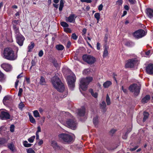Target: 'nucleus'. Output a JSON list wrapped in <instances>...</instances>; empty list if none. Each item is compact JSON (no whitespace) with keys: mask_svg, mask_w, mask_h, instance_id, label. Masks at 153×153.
Segmentation results:
<instances>
[{"mask_svg":"<svg viewBox=\"0 0 153 153\" xmlns=\"http://www.w3.org/2000/svg\"><path fill=\"white\" fill-rule=\"evenodd\" d=\"M9 99V98L8 96H5L3 100V102L4 104L5 102H6V100H8Z\"/></svg>","mask_w":153,"mask_h":153,"instance_id":"obj_45","label":"nucleus"},{"mask_svg":"<svg viewBox=\"0 0 153 153\" xmlns=\"http://www.w3.org/2000/svg\"><path fill=\"white\" fill-rule=\"evenodd\" d=\"M23 92V90L22 89V88H19V91L18 93V96L19 97H21L22 92Z\"/></svg>","mask_w":153,"mask_h":153,"instance_id":"obj_39","label":"nucleus"},{"mask_svg":"<svg viewBox=\"0 0 153 153\" xmlns=\"http://www.w3.org/2000/svg\"><path fill=\"white\" fill-rule=\"evenodd\" d=\"M140 85L134 84L130 86L129 90L130 91L134 92L135 95L137 96L140 92Z\"/></svg>","mask_w":153,"mask_h":153,"instance_id":"obj_6","label":"nucleus"},{"mask_svg":"<svg viewBox=\"0 0 153 153\" xmlns=\"http://www.w3.org/2000/svg\"><path fill=\"white\" fill-rule=\"evenodd\" d=\"M124 8L126 10H129L128 6L126 5L124 6Z\"/></svg>","mask_w":153,"mask_h":153,"instance_id":"obj_64","label":"nucleus"},{"mask_svg":"<svg viewBox=\"0 0 153 153\" xmlns=\"http://www.w3.org/2000/svg\"><path fill=\"white\" fill-rule=\"evenodd\" d=\"M71 42L69 41H68L67 44V47L68 48H69L70 47V46H71Z\"/></svg>","mask_w":153,"mask_h":153,"instance_id":"obj_57","label":"nucleus"},{"mask_svg":"<svg viewBox=\"0 0 153 153\" xmlns=\"http://www.w3.org/2000/svg\"><path fill=\"white\" fill-rule=\"evenodd\" d=\"M59 137L63 142L68 143H71L73 140L72 137L67 134H61L59 135Z\"/></svg>","mask_w":153,"mask_h":153,"instance_id":"obj_4","label":"nucleus"},{"mask_svg":"<svg viewBox=\"0 0 153 153\" xmlns=\"http://www.w3.org/2000/svg\"><path fill=\"white\" fill-rule=\"evenodd\" d=\"M30 121L32 123H36V121L34 118L31 114H29Z\"/></svg>","mask_w":153,"mask_h":153,"instance_id":"obj_29","label":"nucleus"},{"mask_svg":"<svg viewBox=\"0 0 153 153\" xmlns=\"http://www.w3.org/2000/svg\"><path fill=\"white\" fill-rule=\"evenodd\" d=\"M130 3L132 4H134L135 3V0H128Z\"/></svg>","mask_w":153,"mask_h":153,"instance_id":"obj_58","label":"nucleus"},{"mask_svg":"<svg viewBox=\"0 0 153 153\" xmlns=\"http://www.w3.org/2000/svg\"><path fill=\"white\" fill-rule=\"evenodd\" d=\"M56 48L58 50L62 51L64 48V47L62 45H58L56 46Z\"/></svg>","mask_w":153,"mask_h":153,"instance_id":"obj_28","label":"nucleus"},{"mask_svg":"<svg viewBox=\"0 0 153 153\" xmlns=\"http://www.w3.org/2000/svg\"><path fill=\"white\" fill-rule=\"evenodd\" d=\"M83 61L89 64H93L96 61L95 58L91 55L85 54L83 56Z\"/></svg>","mask_w":153,"mask_h":153,"instance_id":"obj_7","label":"nucleus"},{"mask_svg":"<svg viewBox=\"0 0 153 153\" xmlns=\"http://www.w3.org/2000/svg\"><path fill=\"white\" fill-rule=\"evenodd\" d=\"M43 141L42 140H39V141L38 142V143L39 145L40 146L41 145H42V144H43Z\"/></svg>","mask_w":153,"mask_h":153,"instance_id":"obj_59","label":"nucleus"},{"mask_svg":"<svg viewBox=\"0 0 153 153\" xmlns=\"http://www.w3.org/2000/svg\"><path fill=\"white\" fill-rule=\"evenodd\" d=\"M24 145L26 147H28L31 146L32 144L28 143L27 141H25L24 142Z\"/></svg>","mask_w":153,"mask_h":153,"instance_id":"obj_35","label":"nucleus"},{"mask_svg":"<svg viewBox=\"0 0 153 153\" xmlns=\"http://www.w3.org/2000/svg\"><path fill=\"white\" fill-rule=\"evenodd\" d=\"M35 136H33L28 138V140L30 143H33L35 138Z\"/></svg>","mask_w":153,"mask_h":153,"instance_id":"obj_36","label":"nucleus"},{"mask_svg":"<svg viewBox=\"0 0 153 153\" xmlns=\"http://www.w3.org/2000/svg\"><path fill=\"white\" fill-rule=\"evenodd\" d=\"M117 130L114 129H111L110 131V134L111 135H113V134Z\"/></svg>","mask_w":153,"mask_h":153,"instance_id":"obj_44","label":"nucleus"},{"mask_svg":"<svg viewBox=\"0 0 153 153\" xmlns=\"http://www.w3.org/2000/svg\"><path fill=\"white\" fill-rule=\"evenodd\" d=\"M100 44L99 43V42L97 43V49L98 50H99L100 49Z\"/></svg>","mask_w":153,"mask_h":153,"instance_id":"obj_60","label":"nucleus"},{"mask_svg":"<svg viewBox=\"0 0 153 153\" xmlns=\"http://www.w3.org/2000/svg\"><path fill=\"white\" fill-rule=\"evenodd\" d=\"M51 146L55 150H62L63 147L58 145L57 142L54 140H52L51 142Z\"/></svg>","mask_w":153,"mask_h":153,"instance_id":"obj_12","label":"nucleus"},{"mask_svg":"<svg viewBox=\"0 0 153 153\" xmlns=\"http://www.w3.org/2000/svg\"><path fill=\"white\" fill-rule=\"evenodd\" d=\"M37 128V130L36 131V133H37V134H38L39 132H40L41 131V127L40 126H38Z\"/></svg>","mask_w":153,"mask_h":153,"instance_id":"obj_51","label":"nucleus"},{"mask_svg":"<svg viewBox=\"0 0 153 153\" xmlns=\"http://www.w3.org/2000/svg\"><path fill=\"white\" fill-rule=\"evenodd\" d=\"M127 132L126 133V134H125L124 135H123V138L124 139H126L127 138Z\"/></svg>","mask_w":153,"mask_h":153,"instance_id":"obj_61","label":"nucleus"},{"mask_svg":"<svg viewBox=\"0 0 153 153\" xmlns=\"http://www.w3.org/2000/svg\"><path fill=\"white\" fill-rule=\"evenodd\" d=\"M69 87L72 90L74 87V82L76 81L75 76H69L67 77Z\"/></svg>","mask_w":153,"mask_h":153,"instance_id":"obj_9","label":"nucleus"},{"mask_svg":"<svg viewBox=\"0 0 153 153\" xmlns=\"http://www.w3.org/2000/svg\"><path fill=\"white\" fill-rule=\"evenodd\" d=\"M24 107V105L23 103H20L19 105V108H22Z\"/></svg>","mask_w":153,"mask_h":153,"instance_id":"obj_56","label":"nucleus"},{"mask_svg":"<svg viewBox=\"0 0 153 153\" xmlns=\"http://www.w3.org/2000/svg\"><path fill=\"white\" fill-rule=\"evenodd\" d=\"M1 67L5 71H9L11 70L12 67L10 65L7 63H3L1 65Z\"/></svg>","mask_w":153,"mask_h":153,"instance_id":"obj_14","label":"nucleus"},{"mask_svg":"<svg viewBox=\"0 0 153 153\" xmlns=\"http://www.w3.org/2000/svg\"><path fill=\"white\" fill-rule=\"evenodd\" d=\"M51 82L53 87L60 92H63L62 97H66L68 94V91H64L65 87L59 78L57 76H54L51 79Z\"/></svg>","mask_w":153,"mask_h":153,"instance_id":"obj_1","label":"nucleus"},{"mask_svg":"<svg viewBox=\"0 0 153 153\" xmlns=\"http://www.w3.org/2000/svg\"><path fill=\"white\" fill-rule=\"evenodd\" d=\"M10 115L7 112L2 111L0 114V118L2 120L9 119Z\"/></svg>","mask_w":153,"mask_h":153,"instance_id":"obj_13","label":"nucleus"},{"mask_svg":"<svg viewBox=\"0 0 153 153\" xmlns=\"http://www.w3.org/2000/svg\"><path fill=\"white\" fill-rule=\"evenodd\" d=\"M143 115L144 117L143 119V122H144L148 118L149 115V114L147 112H144L143 113Z\"/></svg>","mask_w":153,"mask_h":153,"instance_id":"obj_23","label":"nucleus"},{"mask_svg":"<svg viewBox=\"0 0 153 153\" xmlns=\"http://www.w3.org/2000/svg\"><path fill=\"white\" fill-rule=\"evenodd\" d=\"M146 70L147 73L150 74H153V64H149L146 67Z\"/></svg>","mask_w":153,"mask_h":153,"instance_id":"obj_17","label":"nucleus"},{"mask_svg":"<svg viewBox=\"0 0 153 153\" xmlns=\"http://www.w3.org/2000/svg\"><path fill=\"white\" fill-rule=\"evenodd\" d=\"M19 82V80L17 79L16 82H15V88H17V86L18 85V83Z\"/></svg>","mask_w":153,"mask_h":153,"instance_id":"obj_53","label":"nucleus"},{"mask_svg":"<svg viewBox=\"0 0 153 153\" xmlns=\"http://www.w3.org/2000/svg\"><path fill=\"white\" fill-rule=\"evenodd\" d=\"M77 36L75 33L72 34L71 35V38L74 40H76L77 39Z\"/></svg>","mask_w":153,"mask_h":153,"instance_id":"obj_41","label":"nucleus"},{"mask_svg":"<svg viewBox=\"0 0 153 153\" xmlns=\"http://www.w3.org/2000/svg\"><path fill=\"white\" fill-rule=\"evenodd\" d=\"M133 35L136 38H140L145 35V32L143 30H139L134 33Z\"/></svg>","mask_w":153,"mask_h":153,"instance_id":"obj_10","label":"nucleus"},{"mask_svg":"<svg viewBox=\"0 0 153 153\" xmlns=\"http://www.w3.org/2000/svg\"><path fill=\"white\" fill-rule=\"evenodd\" d=\"M43 54V52L42 50H41L40 51L38 55L39 57H42Z\"/></svg>","mask_w":153,"mask_h":153,"instance_id":"obj_47","label":"nucleus"},{"mask_svg":"<svg viewBox=\"0 0 153 153\" xmlns=\"http://www.w3.org/2000/svg\"><path fill=\"white\" fill-rule=\"evenodd\" d=\"M74 14H71L68 17H66L65 20L67 22L70 23L74 22H75V19L76 16H75Z\"/></svg>","mask_w":153,"mask_h":153,"instance_id":"obj_15","label":"nucleus"},{"mask_svg":"<svg viewBox=\"0 0 153 153\" xmlns=\"http://www.w3.org/2000/svg\"><path fill=\"white\" fill-rule=\"evenodd\" d=\"M35 46L34 43L33 42H31L30 45H29L28 47V51L30 52L32 50L33 48Z\"/></svg>","mask_w":153,"mask_h":153,"instance_id":"obj_27","label":"nucleus"},{"mask_svg":"<svg viewBox=\"0 0 153 153\" xmlns=\"http://www.w3.org/2000/svg\"><path fill=\"white\" fill-rule=\"evenodd\" d=\"M122 89L123 91V92L125 93H127V90L126 89H125L124 88L123 86H122Z\"/></svg>","mask_w":153,"mask_h":153,"instance_id":"obj_55","label":"nucleus"},{"mask_svg":"<svg viewBox=\"0 0 153 153\" xmlns=\"http://www.w3.org/2000/svg\"><path fill=\"white\" fill-rule=\"evenodd\" d=\"M150 50H149L145 52V55H146V56H148L150 55Z\"/></svg>","mask_w":153,"mask_h":153,"instance_id":"obj_50","label":"nucleus"},{"mask_svg":"<svg viewBox=\"0 0 153 153\" xmlns=\"http://www.w3.org/2000/svg\"><path fill=\"white\" fill-rule=\"evenodd\" d=\"M64 0H60V5L59 8V10L60 11H61L62 8L64 7Z\"/></svg>","mask_w":153,"mask_h":153,"instance_id":"obj_26","label":"nucleus"},{"mask_svg":"<svg viewBox=\"0 0 153 153\" xmlns=\"http://www.w3.org/2000/svg\"><path fill=\"white\" fill-rule=\"evenodd\" d=\"M3 57L10 60H14L17 57L16 54L14 53L13 50L10 48H6L4 49Z\"/></svg>","mask_w":153,"mask_h":153,"instance_id":"obj_2","label":"nucleus"},{"mask_svg":"<svg viewBox=\"0 0 153 153\" xmlns=\"http://www.w3.org/2000/svg\"><path fill=\"white\" fill-rule=\"evenodd\" d=\"M8 147L9 148L11 151H13L14 150L13 149V145L10 144L8 145Z\"/></svg>","mask_w":153,"mask_h":153,"instance_id":"obj_42","label":"nucleus"},{"mask_svg":"<svg viewBox=\"0 0 153 153\" xmlns=\"http://www.w3.org/2000/svg\"><path fill=\"white\" fill-rule=\"evenodd\" d=\"M108 48L107 47H105L103 55V56L104 57H106L108 56Z\"/></svg>","mask_w":153,"mask_h":153,"instance_id":"obj_24","label":"nucleus"},{"mask_svg":"<svg viewBox=\"0 0 153 153\" xmlns=\"http://www.w3.org/2000/svg\"><path fill=\"white\" fill-rule=\"evenodd\" d=\"M65 31L68 33H70L71 32V30L68 28H67L65 30Z\"/></svg>","mask_w":153,"mask_h":153,"instance_id":"obj_62","label":"nucleus"},{"mask_svg":"<svg viewBox=\"0 0 153 153\" xmlns=\"http://www.w3.org/2000/svg\"><path fill=\"white\" fill-rule=\"evenodd\" d=\"M139 147L138 146H135L133 148L130 149L129 150L131 151H133L136 150L137 148Z\"/></svg>","mask_w":153,"mask_h":153,"instance_id":"obj_46","label":"nucleus"},{"mask_svg":"<svg viewBox=\"0 0 153 153\" xmlns=\"http://www.w3.org/2000/svg\"><path fill=\"white\" fill-rule=\"evenodd\" d=\"M111 84L112 82L110 81H107L103 83V86L104 88H108Z\"/></svg>","mask_w":153,"mask_h":153,"instance_id":"obj_21","label":"nucleus"},{"mask_svg":"<svg viewBox=\"0 0 153 153\" xmlns=\"http://www.w3.org/2000/svg\"><path fill=\"white\" fill-rule=\"evenodd\" d=\"M13 22L15 24H18L19 22V21L18 20H14L13 21Z\"/></svg>","mask_w":153,"mask_h":153,"instance_id":"obj_63","label":"nucleus"},{"mask_svg":"<svg viewBox=\"0 0 153 153\" xmlns=\"http://www.w3.org/2000/svg\"><path fill=\"white\" fill-rule=\"evenodd\" d=\"M138 64V61L136 59H131L128 60L126 64L125 67L126 68H132Z\"/></svg>","mask_w":153,"mask_h":153,"instance_id":"obj_8","label":"nucleus"},{"mask_svg":"<svg viewBox=\"0 0 153 153\" xmlns=\"http://www.w3.org/2000/svg\"><path fill=\"white\" fill-rule=\"evenodd\" d=\"M101 107L102 108H105L106 107V104L105 101H102L100 104Z\"/></svg>","mask_w":153,"mask_h":153,"instance_id":"obj_38","label":"nucleus"},{"mask_svg":"<svg viewBox=\"0 0 153 153\" xmlns=\"http://www.w3.org/2000/svg\"><path fill=\"white\" fill-rule=\"evenodd\" d=\"M39 83L41 85H44L46 83V80L45 78L42 76H41Z\"/></svg>","mask_w":153,"mask_h":153,"instance_id":"obj_25","label":"nucleus"},{"mask_svg":"<svg viewBox=\"0 0 153 153\" xmlns=\"http://www.w3.org/2000/svg\"><path fill=\"white\" fill-rule=\"evenodd\" d=\"M93 122L95 126H97L98 123V116H96L93 119Z\"/></svg>","mask_w":153,"mask_h":153,"instance_id":"obj_30","label":"nucleus"},{"mask_svg":"<svg viewBox=\"0 0 153 153\" xmlns=\"http://www.w3.org/2000/svg\"><path fill=\"white\" fill-rule=\"evenodd\" d=\"M123 2V0H118L117 2V4L119 5H121Z\"/></svg>","mask_w":153,"mask_h":153,"instance_id":"obj_48","label":"nucleus"},{"mask_svg":"<svg viewBox=\"0 0 153 153\" xmlns=\"http://www.w3.org/2000/svg\"><path fill=\"white\" fill-rule=\"evenodd\" d=\"M85 113V108L84 106L82 107L81 108L77 110V115L80 117L84 116Z\"/></svg>","mask_w":153,"mask_h":153,"instance_id":"obj_16","label":"nucleus"},{"mask_svg":"<svg viewBox=\"0 0 153 153\" xmlns=\"http://www.w3.org/2000/svg\"><path fill=\"white\" fill-rule=\"evenodd\" d=\"M13 27L15 33L16 34V36H17L21 35L19 30V28L16 27V25H13Z\"/></svg>","mask_w":153,"mask_h":153,"instance_id":"obj_18","label":"nucleus"},{"mask_svg":"<svg viewBox=\"0 0 153 153\" xmlns=\"http://www.w3.org/2000/svg\"><path fill=\"white\" fill-rule=\"evenodd\" d=\"M150 96L149 95H146L142 100V102L143 103H147L149 100Z\"/></svg>","mask_w":153,"mask_h":153,"instance_id":"obj_20","label":"nucleus"},{"mask_svg":"<svg viewBox=\"0 0 153 153\" xmlns=\"http://www.w3.org/2000/svg\"><path fill=\"white\" fill-rule=\"evenodd\" d=\"M106 101L107 105H109L111 104L110 100L108 94L106 96Z\"/></svg>","mask_w":153,"mask_h":153,"instance_id":"obj_33","label":"nucleus"},{"mask_svg":"<svg viewBox=\"0 0 153 153\" xmlns=\"http://www.w3.org/2000/svg\"><path fill=\"white\" fill-rule=\"evenodd\" d=\"M93 80L92 77H88L85 78H82L80 81V87L83 91H85L88 85Z\"/></svg>","mask_w":153,"mask_h":153,"instance_id":"obj_3","label":"nucleus"},{"mask_svg":"<svg viewBox=\"0 0 153 153\" xmlns=\"http://www.w3.org/2000/svg\"><path fill=\"white\" fill-rule=\"evenodd\" d=\"M34 116L36 117H40V114L37 110H35L33 111Z\"/></svg>","mask_w":153,"mask_h":153,"instance_id":"obj_32","label":"nucleus"},{"mask_svg":"<svg viewBox=\"0 0 153 153\" xmlns=\"http://www.w3.org/2000/svg\"><path fill=\"white\" fill-rule=\"evenodd\" d=\"M31 64H32V65L30 67V68H31L33 66H34L36 65V63L34 60H32L31 62Z\"/></svg>","mask_w":153,"mask_h":153,"instance_id":"obj_49","label":"nucleus"},{"mask_svg":"<svg viewBox=\"0 0 153 153\" xmlns=\"http://www.w3.org/2000/svg\"><path fill=\"white\" fill-rule=\"evenodd\" d=\"M61 25L64 27H68L69 26L68 25L66 22H62L60 23Z\"/></svg>","mask_w":153,"mask_h":153,"instance_id":"obj_34","label":"nucleus"},{"mask_svg":"<svg viewBox=\"0 0 153 153\" xmlns=\"http://www.w3.org/2000/svg\"><path fill=\"white\" fill-rule=\"evenodd\" d=\"M51 62L53 64L55 67H56L58 66L59 64L57 61L54 58H52L51 59Z\"/></svg>","mask_w":153,"mask_h":153,"instance_id":"obj_22","label":"nucleus"},{"mask_svg":"<svg viewBox=\"0 0 153 153\" xmlns=\"http://www.w3.org/2000/svg\"><path fill=\"white\" fill-rule=\"evenodd\" d=\"M103 5L102 4H100L99 6L98 7V9L99 10L101 11L102 10V7H103Z\"/></svg>","mask_w":153,"mask_h":153,"instance_id":"obj_54","label":"nucleus"},{"mask_svg":"<svg viewBox=\"0 0 153 153\" xmlns=\"http://www.w3.org/2000/svg\"><path fill=\"white\" fill-rule=\"evenodd\" d=\"M92 95L94 97L96 98L97 97L98 94L97 93L95 92L92 94Z\"/></svg>","mask_w":153,"mask_h":153,"instance_id":"obj_52","label":"nucleus"},{"mask_svg":"<svg viewBox=\"0 0 153 153\" xmlns=\"http://www.w3.org/2000/svg\"><path fill=\"white\" fill-rule=\"evenodd\" d=\"M27 153H35L34 150H33L32 148H29L27 150Z\"/></svg>","mask_w":153,"mask_h":153,"instance_id":"obj_40","label":"nucleus"},{"mask_svg":"<svg viewBox=\"0 0 153 153\" xmlns=\"http://www.w3.org/2000/svg\"><path fill=\"white\" fill-rule=\"evenodd\" d=\"M6 143V140L3 138H0V144L3 145Z\"/></svg>","mask_w":153,"mask_h":153,"instance_id":"obj_37","label":"nucleus"},{"mask_svg":"<svg viewBox=\"0 0 153 153\" xmlns=\"http://www.w3.org/2000/svg\"><path fill=\"white\" fill-rule=\"evenodd\" d=\"M94 16L95 18L97 19V22H98L100 17V13H96L94 14Z\"/></svg>","mask_w":153,"mask_h":153,"instance_id":"obj_31","label":"nucleus"},{"mask_svg":"<svg viewBox=\"0 0 153 153\" xmlns=\"http://www.w3.org/2000/svg\"><path fill=\"white\" fill-rule=\"evenodd\" d=\"M16 38L17 43L19 46H22L25 39V37L22 34H21L16 36Z\"/></svg>","mask_w":153,"mask_h":153,"instance_id":"obj_11","label":"nucleus"},{"mask_svg":"<svg viewBox=\"0 0 153 153\" xmlns=\"http://www.w3.org/2000/svg\"><path fill=\"white\" fill-rule=\"evenodd\" d=\"M77 125V123L74 119H68L65 123L66 126L73 130H75L76 128Z\"/></svg>","mask_w":153,"mask_h":153,"instance_id":"obj_5","label":"nucleus"},{"mask_svg":"<svg viewBox=\"0 0 153 153\" xmlns=\"http://www.w3.org/2000/svg\"><path fill=\"white\" fill-rule=\"evenodd\" d=\"M146 14L150 18L153 17V10L150 8L146 9Z\"/></svg>","mask_w":153,"mask_h":153,"instance_id":"obj_19","label":"nucleus"},{"mask_svg":"<svg viewBox=\"0 0 153 153\" xmlns=\"http://www.w3.org/2000/svg\"><path fill=\"white\" fill-rule=\"evenodd\" d=\"M10 131L12 132H13L14 131V126L13 125H11L10 126Z\"/></svg>","mask_w":153,"mask_h":153,"instance_id":"obj_43","label":"nucleus"}]
</instances>
